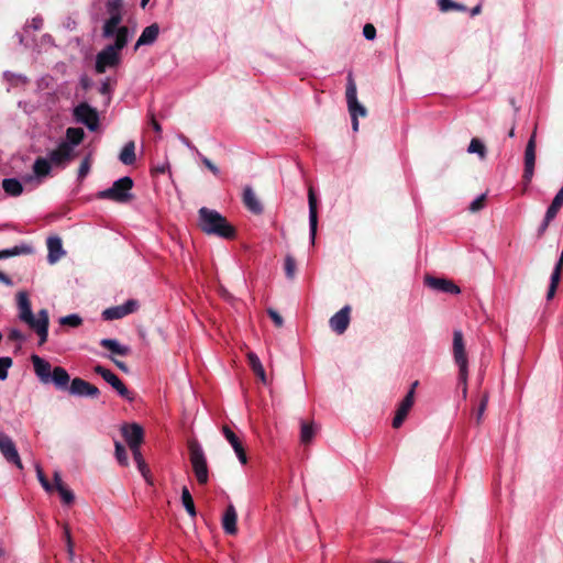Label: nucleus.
<instances>
[{"label": "nucleus", "mask_w": 563, "mask_h": 563, "mask_svg": "<svg viewBox=\"0 0 563 563\" xmlns=\"http://www.w3.org/2000/svg\"><path fill=\"white\" fill-rule=\"evenodd\" d=\"M122 21V16L120 14V12H112L111 13V16L104 22V25H103V36L104 37H111V36H115L117 37V33H118V30L121 29L122 26H120V23Z\"/></svg>", "instance_id": "nucleus-28"}, {"label": "nucleus", "mask_w": 563, "mask_h": 563, "mask_svg": "<svg viewBox=\"0 0 563 563\" xmlns=\"http://www.w3.org/2000/svg\"><path fill=\"white\" fill-rule=\"evenodd\" d=\"M482 11V7L479 4L475 5L472 10H471V15L472 16H475L476 14H479Z\"/></svg>", "instance_id": "nucleus-61"}, {"label": "nucleus", "mask_w": 563, "mask_h": 563, "mask_svg": "<svg viewBox=\"0 0 563 563\" xmlns=\"http://www.w3.org/2000/svg\"><path fill=\"white\" fill-rule=\"evenodd\" d=\"M10 340L21 341L24 339L23 334L18 329H11L9 332Z\"/></svg>", "instance_id": "nucleus-54"}, {"label": "nucleus", "mask_w": 563, "mask_h": 563, "mask_svg": "<svg viewBox=\"0 0 563 563\" xmlns=\"http://www.w3.org/2000/svg\"><path fill=\"white\" fill-rule=\"evenodd\" d=\"M222 433L227 441L232 445L241 464L245 465L247 463V456L238 435L228 426L222 427Z\"/></svg>", "instance_id": "nucleus-20"}, {"label": "nucleus", "mask_w": 563, "mask_h": 563, "mask_svg": "<svg viewBox=\"0 0 563 563\" xmlns=\"http://www.w3.org/2000/svg\"><path fill=\"white\" fill-rule=\"evenodd\" d=\"M308 201H309L310 232H311V236L313 240L316 232H317V225H318V209H317V198H316V195L311 187L309 188Z\"/></svg>", "instance_id": "nucleus-24"}, {"label": "nucleus", "mask_w": 563, "mask_h": 563, "mask_svg": "<svg viewBox=\"0 0 563 563\" xmlns=\"http://www.w3.org/2000/svg\"><path fill=\"white\" fill-rule=\"evenodd\" d=\"M417 386L418 382L416 380L412 383L411 388L409 389L405 398L400 401L396 410L395 417L393 419V428H400L404 421L406 420L410 409L415 404V389Z\"/></svg>", "instance_id": "nucleus-8"}, {"label": "nucleus", "mask_w": 563, "mask_h": 563, "mask_svg": "<svg viewBox=\"0 0 563 563\" xmlns=\"http://www.w3.org/2000/svg\"><path fill=\"white\" fill-rule=\"evenodd\" d=\"M36 475H37V479L40 481L42 487L46 490V492H51L53 489V486L49 484V482L47 481V478L45 477L43 471L41 467H37L36 468Z\"/></svg>", "instance_id": "nucleus-50"}, {"label": "nucleus", "mask_w": 563, "mask_h": 563, "mask_svg": "<svg viewBox=\"0 0 563 563\" xmlns=\"http://www.w3.org/2000/svg\"><path fill=\"white\" fill-rule=\"evenodd\" d=\"M48 255L47 260L51 264L59 261L65 254L62 245V240L58 236H51L47 239Z\"/></svg>", "instance_id": "nucleus-23"}, {"label": "nucleus", "mask_w": 563, "mask_h": 563, "mask_svg": "<svg viewBox=\"0 0 563 563\" xmlns=\"http://www.w3.org/2000/svg\"><path fill=\"white\" fill-rule=\"evenodd\" d=\"M69 380L70 377L65 368L57 366L53 369L51 382H53L56 387L66 388Z\"/></svg>", "instance_id": "nucleus-31"}, {"label": "nucleus", "mask_w": 563, "mask_h": 563, "mask_svg": "<svg viewBox=\"0 0 563 563\" xmlns=\"http://www.w3.org/2000/svg\"><path fill=\"white\" fill-rule=\"evenodd\" d=\"M128 41V27L119 29L114 44L108 45L98 53L96 57L97 73L102 74L107 68L114 67L120 63V51L126 45Z\"/></svg>", "instance_id": "nucleus-3"}, {"label": "nucleus", "mask_w": 563, "mask_h": 563, "mask_svg": "<svg viewBox=\"0 0 563 563\" xmlns=\"http://www.w3.org/2000/svg\"><path fill=\"white\" fill-rule=\"evenodd\" d=\"M250 366L252 367L253 372L261 378V380L266 384V375L264 367L257 357V355L253 352H250L247 354Z\"/></svg>", "instance_id": "nucleus-34"}, {"label": "nucleus", "mask_w": 563, "mask_h": 563, "mask_svg": "<svg viewBox=\"0 0 563 563\" xmlns=\"http://www.w3.org/2000/svg\"><path fill=\"white\" fill-rule=\"evenodd\" d=\"M90 170V162H89V158H85L80 166H79V169H78V177L80 179H82L84 177L87 176V174L89 173Z\"/></svg>", "instance_id": "nucleus-52"}, {"label": "nucleus", "mask_w": 563, "mask_h": 563, "mask_svg": "<svg viewBox=\"0 0 563 563\" xmlns=\"http://www.w3.org/2000/svg\"><path fill=\"white\" fill-rule=\"evenodd\" d=\"M64 538L67 547V554L69 561L73 563L75 561V552H74V543L70 536V530L68 526H64Z\"/></svg>", "instance_id": "nucleus-40"}, {"label": "nucleus", "mask_w": 563, "mask_h": 563, "mask_svg": "<svg viewBox=\"0 0 563 563\" xmlns=\"http://www.w3.org/2000/svg\"><path fill=\"white\" fill-rule=\"evenodd\" d=\"M100 345L111 351L113 354L118 355H128L130 349L126 345H122L119 341L114 339H102L100 341Z\"/></svg>", "instance_id": "nucleus-30"}, {"label": "nucleus", "mask_w": 563, "mask_h": 563, "mask_svg": "<svg viewBox=\"0 0 563 563\" xmlns=\"http://www.w3.org/2000/svg\"><path fill=\"white\" fill-rule=\"evenodd\" d=\"M203 165L216 176L220 174V169L207 157L201 158Z\"/></svg>", "instance_id": "nucleus-53"}, {"label": "nucleus", "mask_w": 563, "mask_h": 563, "mask_svg": "<svg viewBox=\"0 0 563 563\" xmlns=\"http://www.w3.org/2000/svg\"><path fill=\"white\" fill-rule=\"evenodd\" d=\"M351 307L350 306H344L341 310H339L336 313H334L330 320H329V324H330V328L338 334H343L349 324H350V320H351Z\"/></svg>", "instance_id": "nucleus-15"}, {"label": "nucleus", "mask_w": 563, "mask_h": 563, "mask_svg": "<svg viewBox=\"0 0 563 563\" xmlns=\"http://www.w3.org/2000/svg\"><path fill=\"white\" fill-rule=\"evenodd\" d=\"M42 19L41 18H34L31 22V26L34 29V30H38L42 27Z\"/></svg>", "instance_id": "nucleus-59"}, {"label": "nucleus", "mask_w": 563, "mask_h": 563, "mask_svg": "<svg viewBox=\"0 0 563 563\" xmlns=\"http://www.w3.org/2000/svg\"><path fill=\"white\" fill-rule=\"evenodd\" d=\"M31 361L38 379L44 384L51 383L53 371L49 362L40 357L38 355H32Z\"/></svg>", "instance_id": "nucleus-18"}, {"label": "nucleus", "mask_w": 563, "mask_h": 563, "mask_svg": "<svg viewBox=\"0 0 563 563\" xmlns=\"http://www.w3.org/2000/svg\"><path fill=\"white\" fill-rule=\"evenodd\" d=\"M0 452L9 463L16 465L19 468L23 467L13 440L2 431H0Z\"/></svg>", "instance_id": "nucleus-12"}, {"label": "nucleus", "mask_w": 563, "mask_h": 563, "mask_svg": "<svg viewBox=\"0 0 563 563\" xmlns=\"http://www.w3.org/2000/svg\"><path fill=\"white\" fill-rule=\"evenodd\" d=\"M134 151H135L134 142L126 143L120 153V156H119L120 161L124 165L133 164L135 161V152Z\"/></svg>", "instance_id": "nucleus-36"}, {"label": "nucleus", "mask_w": 563, "mask_h": 563, "mask_svg": "<svg viewBox=\"0 0 563 563\" xmlns=\"http://www.w3.org/2000/svg\"><path fill=\"white\" fill-rule=\"evenodd\" d=\"M178 137H179V140L181 141L183 144H185L188 147H192L190 141L186 136L179 135Z\"/></svg>", "instance_id": "nucleus-62"}, {"label": "nucleus", "mask_w": 563, "mask_h": 563, "mask_svg": "<svg viewBox=\"0 0 563 563\" xmlns=\"http://www.w3.org/2000/svg\"><path fill=\"white\" fill-rule=\"evenodd\" d=\"M95 372L99 374L108 384H110L121 397L128 400H132L129 389L114 373L101 365H97L95 367Z\"/></svg>", "instance_id": "nucleus-13"}, {"label": "nucleus", "mask_w": 563, "mask_h": 563, "mask_svg": "<svg viewBox=\"0 0 563 563\" xmlns=\"http://www.w3.org/2000/svg\"><path fill=\"white\" fill-rule=\"evenodd\" d=\"M563 206V186L553 198L549 206L542 225L540 227V233L544 232L549 223L556 217L558 212Z\"/></svg>", "instance_id": "nucleus-21"}, {"label": "nucleus", "mask_w": 563, "mask_h": 563, "mask_svg": "<svg viewBox=\"0 0 563 563\" xmlns=\"http://www.w3.org/2000/svg\"><path fill=\"white\" fill-rule=\"evenodd\" d=\"M269 314H271L272 319L274 320V322H275L277 325H280V324H282V317H279V314L277 313V311L269 310Z\"/></svg>", "instance_id": "nucleus-58"}, {"label": "nucleus", "mask_w": 563, "mask_h": 563, "mask_svg": "<svg viewBox=\"0 0 563 563\" xmlns=\"http://www.w3.org/2000/svg\"><path fill=\"white\" fill-rule=\"evenodd\" d=\"M59 323L62 325H68V327H71V328H77V327H79L82 323V319L78 314L73 313V314H68V316L62 317L59 319Z\"/></svg>", "instance_id": "nucleus-41"}, {"label": "nucleus", "mask_w": 563, "mask_h": 563, "mask_svg": "<svg viewBox=\"0 0 563 563\" xmlns=\"http://www.w3.org/2000/svg\"><path fill=\"white\" fill-rule=\"evenodd\" d=\"M189 459L197 482L201 485L209 481V470L207 459L202 448L197 442L189 443Z\"/></svg>", "instance_id": "nucleus-7"}, {"label": "nucleus", "mask_w": 563, "mask_h": 563, "mask_svg": "<svg viewBox=\"0 0 563 563\" xmlns=\"http://www.w3.org/2000/svg\"><path fill=\"white\" fill-rule=\"evenodd\" d=\"M16 306L19 319L33 329L40 336V345L47 341L48 335V312L46 309H42L35 317L31 308V301L26 291L21 290L16 294Z\"/></svg>", "instance_id": "nucleus-1"}, {"label": "nucleus", "mask_w": 563, "mask_h": 563, "mask_svg": "<svg viewBox=\"0 0 563 563\" xmlns=\"http://www.w3.org/2000/svg\"><path fill=\"white\" fill-rule=\"evenodd\" d=\"M0 282L5 284L7 286H13L12 279L2 272H0Z\"/></svg>", "instance_id": "nucleus-57"}, {"label": "nucleus", "mask_w": 563, "mask_h": 563, "mask_svg": "<svg viewBox=\"0 0 563 563\" xmlns=\"http://www.w3.org/2000/svg\"><path fill=\"white\" fill-rule=\"evenodd\" d=\"M536 130L530 136L525 150V169L522 178L526 183H530L534 174L536 165Z\"/></svg>", "instance_id": "nucleus-11"}, {"label": "nucleus", "mask_w": 563, "mask_h": 563, "mask_svg": "<svg viewBox=\"0 0 563 563\" xmlns=\"http://www.w3.org/2000/svg\"><path fill=\"white\" fill-rule=\"evenodd\" d=\"M453 356L456 365L459 366V383L462 385L463 397L467 395V355L465 351L464 338L461 330L453 332Z\"/></svg>", "instance_id": "nucleus-4"}, {"label": "nucleus", "mask_w": 563, "mask_h": 563, "mask_svg": "<svg viewBox=\"0 0 563 563\" xmlns=\"http://www.w3.org/2000/svg\"><path fill=\"white\" fill-rule=\"evenodd\" d=\"M508 135H509L510 137H514V136H515V124H512V126L510 128Z\"/></svg>", "instance_id": "nucleus-63"}, {"label": "nucleus", "mask_w": 563, "mask_h": 563, "mask_svg": "<svg viewBox=\"0 0 563 563\" xmlns=\"http://www.w3.org/2000/svg\"><path fill=\"white\" fill-rule=\"evenodd\" d=\"M284 267H285L287 277L292 279L295 277L296 271H297V265H296L295 258L290 255H287L285 258Z\"/></svg>", "instance_id": "nucleus-43"}, {"label": "nucleus", "mask_w": 563, "mask_h": 563, "mask_svg": "<svg viewBox=\"0 0 563 563\" xmlns=\"http://www.w3.org/2000/svg\"><path fill=\"white\" fill-rule=\"evenodd\" d=\"M74 117L77 122L85 124L89 130L95 131L99 124V115L96 109L87 103H80L74 109Z\"/></svg>", "instance_id": "nucleus-9"}, {"label": "nucleus", "mask_w": 563, "mask_h": 563, "mask_svg": "<svg viewBox=\"0 0 563 563\" xmlns=\"http://www.w3.org/2000/svg\"><path fill=\"white\" fill-rule=\"evenodd\" d=\"M139 309V302L134 299H129L123 305L111 307L102 312L104 320L121 319L128 314L135 312Z\"/></svg>", "instance_id": "nucleus-14"}, {"label": "nucleus", "mask_w": 563, "mask_h": 563, "mask_svg": "<svg viewBox=\"0 0 563 563\" xmlns=\"http://www.w3.org/2000/svg\"><path fill=\"white\" fill-rule=\"evenodd\" d=\"M438 4L440 10L443 12H448L450 10H465V5L454 2L452 0H438Z\"/></svg>", "instance_id": "nucleus-42"}, {"label": "nucleus", "mask_w": 563, "mask_h": 563, "mask_svg": "<svg viewBox=\"0 0 563 563\" xmlns=\"http://www.w3.org/2000/svg\"><path fill=\"white\" fill-rule=\"evenodd\" d=\"M562 269H563V251H562V254H561V256H560L558 263L555 264L554 269H553V272L551 274V282H550L549 289H548V292H547V299L548 300H551L554 297V295H555L558 285H559L560 279H561Z\"/></svg>", "instance_id": "nucleus-26"}, {"label": "nucleus", "mask_w": 563, "mask_h": 563, "mask_svg": "<svg viewBox=\"0 0 563 563\" xmlns=\"http://www.w3.org/2000/svg\"><path fill=\"white\" fill-rule=\"evenodd\" d=\"M199 225L209 235H217L228 240L235 236V230L227 219L218 211L206 207L199 210Z\"/></svg>", "instance_id": "nucleus-2"}, {"label": "nucleus", "mask_w": 563, "mask_h": 563, "mask_svg": "<svg viewBox=\"0 0 563 563\" xmlns=\"http://www.w3.org/2000/svg\"><path fill=\"white\" fill-rule=\"evenodd\" d=\"M27 252H30V247H27V246H21V247L14 246L12 249L0 251V255L2 256V258H7L10 256H14V255H19V254L27 253Z\"/></svg>", "instance_id": "nucleus-45"}, {"label": "nucleus", "mask_w": 563, "mask_h": 563, "mask_svg": "<svg viewBox=\"0 0 563 563\" xmlns=\"http://www.w3.org/2000/svg\"><path fill=\"white\" fill-rule=\"evenodd\" d=\"M52 164L46 157H38L33 165V172L37 178H43L49 175Z\"/></svg>", "instance_id": "nucleus-32"}, {"label": "nucleus", "mask_w": 563, "mask_h": 563, "mask_svg": "<svg viewBox=\"0 0 563 563\" xmlns=\"http://www.w3.org/2000/svg\"><path fill=\"white\" fill-rule=\"evenodd\" d=\"M3 190L13 197L20 196L23 191L22 184L15 178H7L2 181Z\"/></svg>", "instance_id": "nucleus-33"}, {"label": "nucleus", "mask_w": 563, "mask_h": 563, "mask_svg": "<svg viewBox=\"0 0 563 563\" xmlns=\"http://www.w3.org/2000/svg\"><path fill=\"white\" fill-rule=\"evenodd\" d=\"M487 402H488V395L487 394H484L482 399H481V402H479V406L477 408V411H476V423L479 424L481 421H482V417L486 410V407H487Z\"/></svg>", "instance_id": "nucleus-49"}, {"label": "nucleus", "mask_w": 563, "mask_h": 563, "mask_svg": "<svg viewBox=\"0 0 563 563\" xmlns=\"http://www.w3.org/2000/svg\"><path fill=\"white\" fill-rule=\"evenodd\" d=\"M150 123H151V125H152L153 130H154L156 133H158V134H161V133H162V126H161V124L156 121V119L154 118V114H152V113L150 114Z\"/></svg>", "instance_id": "nucleus-55"}, {"label": "nucleus", "mask_w": 563, "mask_h": 563, "mask_svg": "<svg viewBox=\"0 0 563 563\" xmlns=\"http://www.w3.org/2000/svg\"><path fill=\"white\" fill-rule=\"evenodd\" d=\"M5 554V551L2 547H0V558L4 556Z\"/></svg>", "instance_id": "nucleus-64"}, {"label": "nucleus", "mask_w": 563, "mask_h": 563, "mask_svg": "<svg viewBox=\"0 0 563 563\" xmlns=\"http://www.w3.org/2000/svg\"><path fill=\"white\" fill-rule=\"evenodd\" d=\"M132 454H133V457L137 465L139 471L143 475V477L148 482L150 468L147 467V465L141 454V451H135V453H132Z\"/></svg>", "instance_id": "nucleus-39"}, {"label": "nucleus", "mask_w": 563, "mask_h": 563, "mask_svg": "<svg viewBox=\"0 0 563 563\" xmlns=\"http://www.w3.org/2000/svg\"><path fill=\"white\" fill-rule=\"evenodd\" d=\"M181 503H183V506L185 507V509L187 510L188 515L191 518L196 517L197 512H196L194 499H192V496H191L189 489L186 486H184L181 489Z\"/></svg>", "instance_id": "nucleus-37"}, {"label": "nucleus", "mask_w": 563, "mask_h": 563, "mask_svg": "<svg viewBox=\"0 0 563 563\" xmlns=\"http://www.w3.org/2000/svg\"><path fill=\"white\" fill-rule=\"evenodd\" d=\"M115 457L121 465L126 466L129 464L126 450L120 442H115Z\"/></svg>", "instance_id": "nucleus-44"}, {"label": "nucleus", "mask_w": 563, "mask_h": 563, "mask_svg": "<svg viewBox=\"0 0 563 563\" xmlns=\"http://www.w3.org/2000/svg\"><path fill=\"white\" fill-rule=\"evenodd\" d=\"M346 80H347V84H346L345 97H346V102H347V109H349L351 120H352V129L354 132H357L358 131V117H366L367 110L357 100V89H356V84H355L352 73L347 74Z\"/></svg>", "instance_id": "nucleus-5"}, {"label": "nucleus", "mask_w": 563, "mask_h": 563, "mask_svg": "<svg viewBox=\"0 0 563 563\" xmlns=\"http://www.w3.org/2000/svg\"><path fill=\"white\" fill-rule=\"evenodd\" d=\"M243 202L245 207L253 213L260 214L263 211L258 198L250 186H246L243 190Z\"/></svg>", "instance_id": "nucleus-25"}, {"label": "nucleus", "mask_w": 563, "mask_h": 563, "mask_svg": "<svg viewBox=\"0 0 563 563\" xmlns=\"http://www.w3.org/2000/svg\"><path fill=\"white\" fill-rule=\"evenodd\" d=\"M54 483L56 489L59 488L60 486H65L59 472L54 473Z\"/></svg>", "instance_id": "nucleus-56"}, {"label": "nucleus", "mask_w": 563, "mask_h": 563, "mask_svg": "<svg viewBox=\"0 0 563 563\" xmlns=\"http://www.w3.org/2000/svg\"><path fill=\"white\" fill-rule=\"evenodd\" d=\"M158 33L159 27L156 23L146 26L135 44V49H137L142 45L153 44L156 41Z\"/></svg>", "instance_id": "nucleus-27"}, {"label": "nucleus", "mask_w": 563, "mask_h": 563, "mask_svg": "<svg viewBox=\"0 0 563 563\" xmlns=\"http://www.w3.org/2000/svg\"><path fill=\"white\" fill-rule=\"evenodd\" d=\"M122 435L130 446L132 453H135V451H141L140 446L143 442L144 432L140 424L132 423V424H124L121 428Z\"/></svg>", "instance_id": "nucleus-10"}, {"label": "nucleus", "mask_w": 563, "mask_h": 563, "mask_svg": "<svg viewBox=\"0 0 563 563\" xmlns=\"http://www.w3.org/2000/svg\"><path fill=\"white\" fill-rule=\"evenodd\" d=\"M57 492L59 493L60 498L65 504L69 505L75 500L74 493L66 486H60L57 488Z\"/></svg>", "instance_id": "nucleus-47"}, {"label": "nucleus", "mask_w": 563, "mask_h": 563, "mask_svg": "<svg viewBox=\"0 0 563 563\" xmlns=\"http://www.w3.org/2000/svg\"><path fill=\"white\" fill-rule=\"evenodd\" d=\"M12 366L11 357L4 356L0 358V380H5L8 377V369Z\"/></svg>", "instance_id": "nucleus-46"}, {"label": "nucleus", "mask_w": 563, "mask_h": 563, "mask_svg": "<svg viewBox=\"0 0 563 563\" xmlns=\"http://www.w3.org/2000/svg\"><path fill=\"white\" fill-rule=\"evenodd\" d=\"M485 202H486V195H481L479 197H477L468 207V210L471 212H477L479 210H482L484 207H485Z\"/></svg>", "instance_id": "nucleus-48"}, {"label": "nucleus", "mask_w": 563, "mask_h": 563, "mask_svg": "<svg viewBox=\"0 0 563 563\" xmlns=\"http://www.w3.org/2000/svg\"><path fill=\"white\" fill-rule=\"evenodd\" d=\"M84 130L80 128H68L66 131V141L64 143H69L73 146H77L84 139Z\"/></svg>", "instance_id": "nucleus-35"}, {"label": "nucleus", "mask_w": 563, "mask_h": 563, "mask_svg": "<svg viewBox=\"0 0 563 563\" xmlns=\"http://www.w3.org/2000/svg\"><path fill=\"white\" fill-rule=\"evenodd\" d=\"M73 157V146L69 143H60L57 148L51 151L47 159L51 164L63 165Z\"/></svg>", "instance_id": "nucleus-17"}, {"label": "nucleus", "mask_w": 563, "mask_h": 563, "mask_svg": "<svg viewBox=\"0 0 563 563\" xmlns=\"http://www.w3.org/2000/svg\"><path fill=\"white\" fill-rule=\"evenodd\" d=\"M236 521V510L233 505H229L222 516V528L225 533L235 534L238 532Z\"/></svg>", "instance_id": "nucleus-22"}, {"label": "nucleus", "mask_w": 563, "mask_h": 563, "mask_svg": "<svg viewBox=\"0 0 563 563\" xmlns=\"http://www.w3.org/2000/svg\"><path fill=\"white\" fill-rule=\"evenodd\" d=\"M69 391L76 396L97 397L99 395V389L96 386L81 378H74L71 380Z\"/></svg>", "instance_id": "nucleus-19"}, {"label": "nucleus", "mask_w": 563, "mask_h": 563, "mask_svg": "<svg viewBox=\"0 0 563 563\" xmlns=\"http://www.w3.org/2000/svg\"><path fill=\"white\" fill-rule=\"evenodd\" d=\"M317 429L318 427L314 424L313 421H305V420H301L300 422V442L302 444H309L316 432H317Z\"/></svg>", "instance_id": "nucleus-29"}, {"label": "nucleus", "mask_w": 563, "mask_h": 563, "mask_svg": "<svg viewBox=\"0 0 563 563\" xmlns=\"http://www.w3.org/2000/svg\"><path fill=\"white\" fill-rule=\"evenodd\" d=\"M467 152L477 154L481 159H484L487 153L485 144L477 137L471 140Z\"/></svg>", "instance_id": "nucleus-38"}, {"label": "nucleus", "mask_w": 563, "mask_h": 563, "mask_svg": "<svg viewBox=\"0 0 563 563\" xmlns=\"http://www.w3.org/2000/svg\"><path fill=\"white\" fill-rule=\"evenodd\" d=\"M424 280L426 285L434 290L452 295L461 292L460 287L450 279L427 276Z\"/></svg>", "instance_id": "nucleus-16"}, {"label": "nucleus", "mask_w": 563, "mask_h": 563, "mask_svg": "<svg viewBox=\"0 0 563 563\" xmlns=\"http://www.w3.org/2000/svg\"><path fill=\"white\" fill-rule=\"evenodd\" d=\"M363 35L366 40H374L376 37V29L372 23H366L363 27Z\"/></svg>", "instance_id": "nucleus-51"}, {"label": "nucleus", "mask_w": 563, "mask_h": 563, "mask_svg": "<svg viewBox=\"0 0 563 563\" xmlns=\"http://www.w3.org/2000/svg\"><path fill=\"white\" fill-rule=\"evenodd\" d=\"M111 360L114 362V364H115L120 369H122V371H124V372H126V371H128V367H126V365H125L124 363H122V362H120V361H117V360H114V358H111Z\"/></svg>", "instance_id": "nucleus-60"}, {"label": "nucleus", "mask_w": 563, "mask_h": 563, "mask_svg": "<svg viewBox=\"0 0 563 563\" xmlns=\"http://www.w3.org/2000/svg\"><path fill=\"white\" fill-rule=\"evenodd\" d=\"M133 180L125 176L113 183V185L97 194L100 199H109L119 203L128 202L132 198L131 189Z\"/></svg>", "instance_id": "nucleus-6"}]
</instances>
